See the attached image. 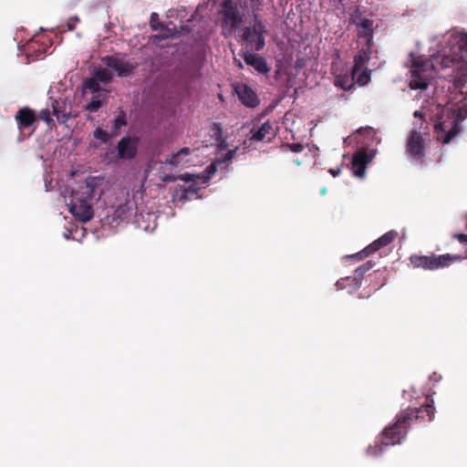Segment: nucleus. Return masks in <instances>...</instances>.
I'll return each mask as SVG.
<instances>
[{
	"mask_svg": "<svg viewBox=\"0 0 467 467\" xmlns=\"http://www.w3.org/2000/svg\"><path fill=\"white\" fill-rule=\"evenodd\" d=\"M407 152L415 160H421L424 156V140L421 132L417 130L410 131L406 146Z\"/></svg>",
	"mask_w": 467,
	"mask_h": 467,
	"instance_id": "nucleus-11",
	"label": "nucleus"
},
{
	"mask_svg": "<svg viewBox=\"0 0 467 467\" xmlns=\"http://www.w3.org/2000/svg\"><path fill=\"white\" fill-rule=\"evenodd\" d=\"M157 20H158V15L156 13H152L150 16V26L153 29H157Z\"/></svg>",
	"mask_w": 467,
	"mask_h": 467,
	"instance_id": "nucleus-38",
	"label": "nucleus"
},
{
	"mask_svg": "<svg viewBox=\"0 0 467 467\" xmlns=\"http://www.w3.org/2000/svg\"><path fill=\"white\" fill-rule=\"evenodd\" d=\"M101 95L94 96L92 100L86 106V109L94 112L97 111L101 105Z\"/></svg>",
	"mask_w": 467,
	"mask_h": 467,
	"instance_id": "nucleus-32",
	"label": "nucleus"
},
{
	"mask_svg": "<svg viewBox=\"0 0 467 467\" xmlns=\"http://www.w3.org/2000/svg\"><path fill=\"white\" fill-rule=\"evenodd\" d=\"M198 150H191L190 148H183L176 153L170 155L164 161L165 166L182 168L192 162V155Z\"/></svg>",
	"mask_w": 467,
	"mask_h": 467,
	"instance_id": "nucleus-13",
	"label": "nucleus"
},
{
	"mask_svg": "<svg viewBox=\"0 0 467 467\" xmlns=\"http://www.w3.org/2000/svg\"><path fill=\"white\" fill-rule=\"evenodd\" d=\"M292 150H293V151H295V152H300V151L303 150V146H302V145H300V144H294V145L292 146Z\"/></svg>",
	"mask_w": 467,
	"mask_h": 467,
	"instance_id": "nucleus-39",
	"label": "nucleus"
},
{
	"mask_svg": "<svg viewBox=\"0 0 467 467\" xmlns=\"http://www.w3.org/2000/svg\"><path fill=\"white\" fill-rule=\"evenodd\" d=\"M61 102L57 100H54L52 102L53 115L57 117L58 120L64 121L67 117V112L65 109H62Z\"/></svg>",
	"mask_w": 467,
	"mask_h": 467,
	"instance_id": "nucleus-28",
	"label": "nucleus"
},
{
	"mask_svg": "<svg viewBox=\"0 0 467 467\" xmlns=\"http://www.w3.org/2000/svg\"><path fill=\"white\" fill-rule=\"evenodd\" d=\"M339 171H340V170H339V169H337V170H335V169H330V170H329V173H330L332 176H334V177H336V176L339 173Z\"/></svg>",
	"mask_w": 467,
	"mask_h": 467,
	"instance_id": "nucleus-40",
	"label": "nucleus"
},
{
	"mask_svg": "<svg viewBox=\"0 0 467 467\" xmlns=\"http://www.w3.org/2000/svg\"><path fill=\"white\" fill-rule=\"evenodd\" d=\"M93 77L102 83H107L111 79V73L108 68L99 67L95 69Z\"/></svg>",
	"mask_w": 467,
	"mask_h": 467,
	"instance_id": "nucleus-27",
	"label": "nucleus"
},
{
	"mask_svg": "<svg viewBox=\"0 0 467 467\" xmlns=\"http://www.w3.org/2000/svg\"><path fill=\"white\" fill-rule=\"evenodd\" d=\"M166 36H167L165 35V36H155L154 37H155V38H163V37H166Z\"/></svg>",
	"mask_w": 467,
	"mask_h": 467,
	"instance_id": "nucleus-42",
	"label": "nucleus"
},
{
	"mask_svg": "<svg viewBox=\"0 0 467 467\" xmlns=\"http://www.w3.org/2000/svg\"><path fill=\"white\" fill-rule=\"evenodd\" d=\"M463 256L459 254H445L441 255H417L413 254L410 257V261L414 267L423 268L425 270H437L447 267L453 262H459Z\"/></svg>",
	"mask_w": 467,
	"mask_h": 467,
	"instance_id": "nucleus-5",
	"label": "nucleus"
},
{
	"mask_svg": "<svg viewBox=\"0 0 467 467\" xmlns=\"http://www.w3.org/2000/svg\"><path fill=\"white\" fill-rule=\"evenodd\" d=\"M326 192H327L326 188H323V189L321 190V193H322V194H326Z\"/></svg>",
	"mask_w": 467,
	"mask_h": 467,
	"instance_id": "nucleus-44",
	"label": "nucleus"
},
{
	"mask_svg": "<svg viewBox=\"0 0 467 467\" xmlns=\"http://www.w3.org/2000/svg\"><path fill=\"white\" fill-rule=\"evenodd\" d=\"M137 151V141L134 139L123 138L118 143V156L120 159H131Z\"/></svg>",
	"mask_w": 467,
	"mask_h": 467,
	"instance_id": "nucleus-19",
	"label": "nucleus"
},
{
	"mask_svg": "<svg viewBox=\"0 0 467 467\" xmlns=\"http://www.w3.org/2000/svg\"><path fill=\"white\" fill-rule=\"evenodd\" d=\"M236 149L237 148L228 150L223 160L218 158L216 161H214L208 167L205 174L184 173L177 178L173 176H167L163 178V181H175L177 179H180L186 183L183 189V192L181 195H174L173 201L176 202L188 200L190 198L191 193H194L198 191L200 184H205L208 182V180L215 172L218 167H221L223 165H224V167L227 166V163L232 161L234 155L235 154Z\"/></svg>",
	"mask_w": 467,
	"mask_h": 467,
	"instance_id": "nucleus-4",
	"label": "nucleus"
},
{
	"mask_svg": "<svg viewBox=\"0 0 467 467\" xmlns=\"http://www.w3.org/2000/svg\"><path fill=\"white\" fill-rule=\"evenodd\" d=\"M466 116V110L463 112V109H459L457 112V119L453 121V125L448 131L445 130L443 123L439 122L435 124L434 128L437 133V140L444 144L449 143L451 140V139L454 138L461 131V127L458 124V120L465 119Z\"/></svg>",
	"mask_w": 467,
	"mask_h": 467,
	"instance_id": "nucleus-8",
	"label": "nucleus"
},
{
	"mask_svg": "<svg viewBox=\"0 0 467 467\" xmlns=\"http://www.w3.org/2000/svg\"><path fill=\"white\" fill-rule=\"evenodd\" d=\"M411 79L410 80V88L411 89H425L429 86L426 75V64L420 63L419 60H413L410 68Z\"/></svg>",
	"mask_w": 467,
	"mask_h": 467,
	"instance_id": "nucleus-9",
	"label": "nucleus"
},
{
	"mask_svg": "<svg viewBox=\"0 0 467 467\" xmlns=\"http://www.w3.org/2000/svg\"><path fill=\"white\" fill-rule=\"evenodd\" d=\"M376 139V131L371 127L359 128L352 133V140L361 144V147L370 148L371 142Z\"/></svg>",
	"mask_w": 467,
	"mask_h": 467,
	"instance_id": "nucleus-18",
	"label": "nucleus"
},
{
	"mask_svg": "<svg viewBox=\"0 0 467 467\" xmlns=\"http://www.w3.org/2000/svg\"><path fill=\"white\" fill-rule=\"evenodd\" d=\"M335 85L343 90L350 89V80L348 76H337L335 79Z\"/></svg>",
	"mask_w": 467,
	"mask_h": 467,
	"instance_id": "nucleus-30",
	"label": "nucleus"
},
{
	"mask_svg": "<svg viewBox=\"0 0 467 467\" xmlns=\"http://www.w3.org/2000/svg\"><path fill=\"white\" fill-rule=\"evenodd\" d=\"M454 239L458 240L462 244L467 243V234H455L452 236Z\"/></svg>",
	"mask_w": 467,
	"mask_h": 467,
	"instance_id": "nucleus-37",
	"label": "nucleus"
},
{
	"mask_svg": "<svg viewBox=\"0 0 467 467\" xmlns=\"http://www.w3.org/2000/svg\"><path fill=\"white\" fill-rule=\"evenodd\" d=\"M126 124V119H125V116L123 115H119V117H117L115 119H114V122H113V128L114 130H118L119 128H121L122 126H124Z\"/></svg>",
	"mask_w": 467,
	"mask_h": 467,
	"instance_id": "nucleus-34",
	"label": "nucleus"
},
{
	"mask_svg": "<svg viewBox=\"0 0 467 467\" xmlns=\"http://www.w3.org/2000/svg\"><path fill=\"white\" fill-rule=\"evenodd\" d=\"M90 145H91L92 147H95V148H97V147L99 146L96 142H91V143H90Z\"/></svg>",
	"mask_w": 467,
	"mask_h": 467,
	"instance_id": "nucleus-43",
	"label": "nucleus"
},
{
	"mask_svg": "<svg viewBox=\"0 0 467 467\" xmlns=\"http://www.w3.org/2000/svg\"><path fill=\"white\" fill-rule=\"evenodd\" d=\"M223 26L224 28V34H230L232 31L239 26L241 17L236 10L228 1L223 3Z\"/></svg>",
	"mask_w": 467,
	"mask_h": 467,
	"instance_id": "nucleus-12",
	"label": "nucleus"
},
{
	"mask_svg": "<svg viewBox=\"0 0 467 467\" xmlns=\"http://www.w3.org/2000/svg\"><path fill=\"white\" fill-rule=\"evenodd\" d=\"M16 119L21 127H29L36 120L34 112L26 108L21 109L18 111Z\"/></svg>",
	"mask_w": 467,
	"mask_h": 467,
	"instance_id": "nucleus-23",
	"label": "nucleus"
},
{
	"mask_svg": "<svg viewBox=\"0 0 467 467\" xmlns=\"http://www.w3.org/2000/svg\"><path fill=\"white\" fill-rule=\"evenodd\" d=\"M39 118L47 123H50L52 121L50 111L47 109L40 111Z\"/></svg>",
	"mask_w": 467,
	"mask_h": 467,
	"instance_id": "nucleus-35",
	"label": "nucleus"
},
{
	"mask_svg": "<svg viewBox=\"0 0 467 467\" xmlns=\"http://www.w3.org/2000/svg\"><path fill=\"white\" fill-rule=\"evenodd\" d=\"M93 136L95 139L100 140L102 143H106L109 140V135L107 131L98 128L94 130Z\"/></svg>",
	"mask_w": 467,
	"mask_h": 467,
	"instance_id": "nucleus-33",
	"label": "nucleus"
},
{
	"mask_svg": "<svg viewBox=\"0 0 467 467\" xmlns=\"http://www.w3.org/2000/svg\"><path fill=\"white\" fill-rule=\"evenodd\" d=\"M264 26L261 22H256L252 27H247L244 33V40L251 49L260 50L265 45L263 36Z\"/></svg>",
	"mask_w": 467,
	"mask_h": 467,
	"instance_id": "nucleus-10",
	"label": "nucleus"
},
{
	"mask_svg": "<svg viewBox=\"0 0 467 467\" xmlns=\"http://www.w3.org/2000/svg\"><path fill=\"white\" fill-rule=\"evenodd\" d=\"M79 22V18L78 16L71 17L67 22V29L72 31L75 29L76 25Z\"/></svg>",
	"mask_w": 467,
	"mask_h": 467,
	"instance_id": "nucleus-36",
	"label": "nucleus"
},
{
	"mask_svg": "<svg viewBox=\"0 0 467 467\" xmlns=\"http://www.w3.org/2000/svg\"><path fill=\"white\" fill-rule=\"evenodd\" d=\"M434 415L433 400L429 398L419 408H407L400 411L396 416V421L382 431L376 441V447H379V451L381 452L386 447L401 443L412 424L431 421Z\"/></svg>",
	"mask_w": 467,
	"mask_h": 467,
	"instance_id": "nucleus-1",
	"label": "nucleus"
},
{
	"mask_svg": "<svg viewBox=\"0 0 467 467\" xmlns=\"http://www.w3.org/2000/svg\"><path fill=\"white\" fill-rule=\"evenodd\" d=\"M454 60L467 62V33H455L451 36Z\"/></svg>",
	"mask_w": 467,
	"mask_h": 467,
	"instance_id": "nucleus-14",
	"label": "nucleus"
},
{
	"mask_svg": "<svg viewBox=\"0 0 467 467\" xmlns=\"http://www.w3.org/2000/svg\"><path fill=\"white\" fill-rule=\"evenodd\" d=\"M96 179H90L79 187V191L65 189L62 195L72 215L81 222H88L93 217V209L88 202L99 192H97Z\"/></svg>",
	"mask_w": 467,
	"mask_h": 467,
	"instance_id": "nucleus-2",
	"label": "nucleus"
},
{
	"mask_svg": "<svg viewBox=\"0 0 467 467\" xmlns=\"http://www.w3.org/2000/svg\"><path fill=\"white\" fill-rule=\"evenodd\" d=\"M365 64L366 63H364L362 66H360V67L355 74V77L352 79V87L354 86L355 83L358 84L360 87H363L370 81L371 71L368 70L367 67L363 68Z\"/></svg>",
	"mask_w": 467,
	"mask_h": 467,
	"instance_id": "nucleus-25",
	"label": "nucleus"
},
{
	"mask_svg": "<svg viewBox=\"0 0 467 467\" xmlns=\"http://www.w3.org/2000/svg\"><path fill=\"white\" fill-rule=\"evenodd\" d=\"M119 194L118 202L112 206L113 217L114 219L129 220L133 215L135 202L130 192L125 190H122Z\"/></svg>",
	"mask_w": 467,
	"mask_h": 467,
	"instance_id": "nucleus-7",
	"label": "nucleus"
},
{
	"mask_svg": "<svg viewBox=\"0 0 467 467\" xmlns=\"http://www.w3.org/2000/svg\"><path fill=\"white\" fill-rule=\"evenodd\" d=\"M244 61L260 72L266 71V65L265 60L257 54L246 53L244 55Z\"/></svg>",
	"mask_w": 467,
	"mask_h": 467,
	"instance_id": "nucleus-24",
	"label": "nucleus"
},
{
	"mask_svg": "<svg viewBox=\"0 0 467 467\" xmlns=\"http://www.w3.org/2000/svg\"><path fill=\"white\" fill-rule=\"evenodd\" d=\"M69 235H70V233H67L65 234V238L68 239L69 238Z\"/></svg>",
	"mask_w": 467,
	"mask_h": 467,
	"instance_id": "nucleus-45",
	"label": "nucleus"
},
{
	"mask_svg": "<svg viewBox=\"0 0 467 467\" xmlns=\"http://www.w3.org/2000/svg\"><path fill=\"white\" fill-rule=\"evenodd\" d=\"M374 265L375 263L369 260L364 263L362 265L358 266L357 269H355L354 275L352 278V291L354 289H358V287H360L361 280L363 279L364 275L368 271H369Z\"/></svg>",
	"mask_w": 467,
	"mask_h": 467,
	"instance_id": "nucleus-21",
	"label": "nucleus"
},
{
	"mask_svg": "<svg viewBox=\"0 0 467 467\" xmlns=\"http://www.w3.org/2000/svg\"><path fill=\"white\" fill-rule=\"evenodd\" d=\"M234 91L239 99L247 107L254 108L259 104V99L254 90L246 84H236Z\"/></svg>",
	"mask_w": 467,
	"mask_h": 467,
	"instance_id": "nucleus-15",
	"label": "nucleus"
},
{
	"mask_svg": "<svg viewBox=\"0 0 467 467\" xmlns=\"http://www.w3.org/2000/svg\"><path fill=\"white\" fill-rule=\"evenodd\" d=\"M84 88L88 89L93 93L99 91L100 87L99 84V80L96 79L94 77H92L91 78H89L84 82Z\"/></svg>",
	"mask_w": 467,
	"mask_h": 467,
	"instance_id": "nucleus-31",
	"label": "nucleus"
},
{
	"mask_svg": "<svg viewBox=\"0 0 467 467\" xmlns=\"http://www.w3.org/2000/svg\"><path fill=\"white\" fill-rule=\"evenodd\" d=\"M352 25L356 26L357 44L362 46L358 54L354 57V65L352 66V79L355 74L364 63L370 58L371 47L373 45L374 21L363 16L358 9L352 13Z\"/></svg>",
	"mask_w": 467,
	"mask_h": 467,
	"instance_id": "nucleus-3",
	"label": "nucleus"
},
{
	"mask_svg": "<svg viewBox=\"0 0 467 467\" xmlns=\"http://www.w3.org/2000/svg\"><path fill=\"white\" fill-rule=\"evenodd\" d=\"M275 136L273 126L269 121L263 123L258 128H253L250 139L255 141H270Z\"/></svg>",
	"mask_w": 467,
	"mask_h": 467,
	"instance_id": "nucleus-17",
	"label": "nucleus"
},
{
	"mask_svg": "<svg viewBox=\"0 0 467 467\" xmlns=\"http://www.w3.org/2000/svg\"><path fill=\"white\" fill-rule=\"evenodd\" d=\"M104 63L119 76H128L134 68V66L122 58L107 57L103 59Z\"/></svg>",
	"mask_w": 467,
	"mask_h": 467,
	"instance_id": "nucleus-16",
	"label": "nucleus"
},
{
	"mask_svg": "<svg viewBox=\"0 0 467 467\" xmlns=\"http://www.w3.org/2000/svg\"><path fill=\"white\" fill-rule=\"evenodd\" d=\"M377 150L371 148L361 147L352 154V174L355 177L363 179L366 175V169L376 157Z\"/></svg>",
	"mask_w": 467,
	"mask_h": 467,
	"instance_id": "nucleus-6",
	"label": "nucleus"
},
{
	"mask_svg": "<svg viewBox=\"0 0 467 467\" xmlns=\"http://www.w3.org/2000/svg\"><path fill=\"white\" fill-rule=\"evenodd\" d=\"M413 116H414L415 118H420V119H422V118H423V114H422L420 111H419V110H416V111L414 112Z\"/></svg>",
	"mask_w": 467,
	"mask_h": 467,
	"instance_id": "nucleus-41",
	"label": "nucleus"
},
{
	"mask_svg": "<svg viewBox=\"0 0 467 467\" xmlns=\"http://www.w3.org/2000/svg\"><path fill=\"white\" fill-rule=\"evenodd\" d=\"M135 223L139 228L145 232L150 233L155 230L157 226V215L154 213L147 212L136 214Z\"/></svg>",
	"mask_w": 467,
	"mask_h": 467,
	"instance_id": "nucleus-20",
	"label": "nucleus"
},
{
	"mask_svg": "<svg viewBox=\"0 0 467 467\" xmlns=\"http://www.w3.org/2000/svg\"><path fill=\"white\" fill-rule=\"evenodd\" d=\"M397 236L398 233L396 231H389L382 236L372 242L370 244V248H372V250H374L375 252H378L379 249L391 244Z\"/></svg>",
	"mask_w": 467,
	"mask_h": 467,
	"instance_id": "nucleus-22",
	"label": "nucleus"
},
{
	"mask_svg": "<svg viewBox=\"0 0 467 467\" xmlns=\"http://www.w3.org/2000/svg\"><path fill=\"white\" fill-rule=\"evenodd\" d=\"M374 253H376V252L374 250H372V248H370V244H368L363 250H361L356 254H352V260L361 261Z\"/></svg>",
	"mask_w": 467,
	"mask_h": 467,
	"instance_id": "nucleus-29",
	"label": "nucleus"
},
{
	"mask_svg": "<svg viewBox=\"0 0 467 467\" xmlns=\"http://www.w3.org/2000/svg\"><path fill=\"white\" fill-rule=\"evenodd\" d=\"M211 131L213 132V136L215 137V143L219 150H224L227 149L228 145L222 136V129L221 126L217 123H213L211 127Z\"/></svg>",
	"mask_w": 467,
	"mask_h": 467,
	"instance_id": "nucleus-26",
	"label": "nucleus"
}]
</instances>
